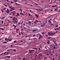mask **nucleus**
Returning a JSON list of instances; mask_svg holds the SVG:
<instances>
[{
    "label": "nucleus",
    "mask_w": 60,
    "mask_h": 60,
    "mask_svg": "<svg viewBox=\"0 0 60 60\" xmlns=\"http://www.w3.org/2000/svg\"><path fill=\"white\" fill-rule=\"evenodd\" d=\"M15 11H14L13 12H15Z\"/></svg>",
    "instance_id": "e2e57ef3"
},
{
    "label": "nucleus",
    "mask_w": 60,
    "mask_h": 60,
    "mask_svg": "<svg viewBox=\"0 0 60 60\" xmlns=\"http://www.w3.org/2000/svg\"><path fill=\"white\" fill-rule=\"evenodd\" d=\"M50 32H49L48 33V34L49 35V34H50Z\"/></svg>",
    "instance_id": "aec40b11"
},
{
    "label": "nucleus",
    "mask_w": 60,
    "mask_h": 60,
    "mask_svg": "<svg viewBox=\"0 0 60 60\" xmlns=\"http://www.w3.org/2000/svg\"><path fill=\"white\" fill-rule=\"evenodd\" d=\"M30 12H32V11L30 10Z\"/></svg>",
    "instance_id": "338daca9"
},
{
    "label": "nucleus",
    "mask_w": 60,
    "mask_h": 60,
    "mask_svg": "<svg viewBox=\"0 0 60 60\" xmlns=\"http://www.w3.org/2000/svg\"><path fill=\"white\" fill-rule=\"evenodd\" d=\"M13 26H14V28H16V26H15V25H13Z\"/></svg>",
    "instance_id": "f8f14e48"
},
{
    "label": "nucleus",
    "mask_w": 60,
    "mask_h": 60,
    "mask_svg": "<svg viewBox=\"0 0 60 60\" xmlns=\"http://www.w3.org/2000/svg\"><path fill=\"white\" fill-rule=\"evenodd\" d=\"M15 19L16 20H18V19H17V17L15 18Z\"/></svg>",
    "instance_id": "603ef678"
},
{
    "label": "nucleus",
    "mask_w": 60,
    "mask_h": 60,
    "mask_svg": "<svg viewBox=\"0 0 60 60\" xmlns=\"http://www.w3.org/2000/svg\"><path fill=\"white\" fill-rule=\"evenodd\" d=\"M16 27H17V28L16 30V31H18L19 29V28H18V27H17V26Z\"/></svg>",
    "instance_id": "6e6552de"
},
{
    "label": "nucleus",
    "mask_w": 60,
    "mask_h": 60,
    "mask_svg": "<svg viewBox=\"0 0 60 60\" xmlns=\"http://www.w3.org/2000/svg\"><path fill=\"white\" fill-rule=\"evenodd\" d=\"M6 57H8V58H11V56H6Z\"/></svg>",
    "instance_id": "0eeeda50"
},
{
    "label": "nucleus",
    "mask_w": 60,
    "mask_h": 60,
    "mask_svg": "<svg viewBox=\"0 0 60 60\" xmlns=\"http://www.w3.org/2000/svg\"><path fill=\"white\" fill-rule=\"evenodd\" d=\"M54 42V43H55V44H56V41H55V42Z\"/></svg>",
    "instance_id": "49530a36"
},
{
    "label": "nucleus",
    "mask_w": 60,
    "mask_h": 60,
    "mask_svg": "<svg viewBox=\"0 0 60 60\" xmlns=\"http://www.w3.org/2000/svg\"><path fill=\"white\" fill-rule=\"evenodd\" d=\"M15 20V17H14L13 18Z\"/></svg>",
    "instance_id": "4d7b16f0"
},
{
    "label": "nucleus",
    "mask_w": 60,
    "mask_h": 60,
    "mask_svg": "<svg viewBox=\"0 0 60 60\" xmlns=\"http://www.w3.org/2000/svg\"><path fill=\"white\" fill-rule=\"evenodd\" d=\"M41 53H40L38 54V55H41Z\"/></svg>",
    "instance_id": "052dcab7"
},
{
    "label": "nucleus",
    "mask_w": 60,
    "mask_h": 60,
    "mask_svg": "<svg viewBox=\"0 0 60 60\" xmlns=\"http://www.w3.org/2000/svg\"><path fill=\"white\" fill-rule=\"evenodd\" d=\"M2 24H3V23H4V21H2Z\"/></svg>",
    "instance_id": "c85d7f7f"
},
{
    "label": "nucleus",
    "mask_w": 60,
    "mask_h": 60,
    "mask_svg": "<svg viewBox=\"0 0 60 60\" xmlns=\"http://www.w3.org/2000/svg\"><path fill=\"white\" fill-rule=\"evenodd\" d=\"M28 14L30 16H31V14Z\"/></svg>",
    "instance_id": "58836bf2"
},
{
    "label": "nucleus",
    "mask_w": 60,
    "mask_h": 60,
    "mask_svg": "<svg viewBox=\"0 0 60 60\" xmlns=\"http://www.w3.org/2000/svg\"><path fill=\"white\" fill-rule=\"evenodd\" d=\"M14 8L12 7V8L11 9V10H12V9H14Z\"/></svg>",
    "instance_id": "5701e85b"
},
{
    "label": "nucleus",
    "mask_w": 60,
    "mask_h": 60,
    "mask_svg": "<svg viewBox=\"0 0 60 60\" xmlns=\"http://www.w3.org/2000/svg\"><path fill=\"white\" fill-rule=\"evenodd\" d=\"M36 21L37 22H39L38 20H36Z\"/></svg>",
    "instance_id": "f704fd0d"
},
{
    "label": "nucleus",
    "mask_w": 60,
    "mask_h": 60,
    "mask_svg": "<svg viewBox=\"0 0 60 60\" xmlns=\"http://www.w3.org/2000/svg\"><path fill=\"white\" fill-rule=\"evenodd\" d=\"M1 29L2 30H4V29L3 28H1Z\"/></svg>",
    "instance_id": "ea45409f"
},
{
    "label": "nucleus",
    "mask_w": 60,
    "mask_h": 60,
    "mask_svg": "<svg viewBox=\"0 0 60 60\" xmlns=\"http://www.w3.org/2000/svg\"><path fill=\"white\" fill-rule=\"evenodd\" d=\"M20 24V22H19L18 24V25H19V24Z\"/></svg>",
    "instance_id": "6e6d98bb"
},
{
    "label": "nucleus",
    "mask_w": 60,
    "mask_h": 60,
    "mask_svg": "<svg viewBox=\"0 0 60 60\" xmlns=\"http://www.w3.org/2000/svg\"><path fill=\"white\" fill-rule=\"evenodd\" d=\"M48 41L47 42V43L48 44H49L50 43V41L49 40H48Z\"/></svg>",
    "instance_id": "423d86ee"
},
{
    "label": "nucleus",
    "mask_w": 60,
    "mask_h": 60,
    "mask_svg": "<svg viewBox=\"0 0 60 60\" xmlns=\"http://www.w3.org/2000/svg\"><path fill=\"white\" fill-rule=\"evenodd\" d=\"M28 23H29L30 24H31V22L30 21H28Z\"/></svg>",
    "instance_id": "dca6fc26"
},
{
    "label": "nucleus",
    "mask_w": 60,
    "mask_h": 60,
    "mask_svg": "<svg viewBox=\"0 0 60 60\" xmlns=\"http://www.w3.org/2000/svg\"><path fill=\"white\" fill-rule=\"evenodd\" d=\"M45 33L44 32H43V33H42V34H44Z\"/></svg>",
    "instance_id": "72a5a7b5"
},
{
    "label": "nucleus",
    "mask_w": 60,
    "mask_h": 60,
    "mask_svg": "<svg viewBox=\"0 0 60 60\" xmlns=\"http://www.w3.org/2000/svg\"><path fill=\"white\" fill-rule=\"evenodd\" d=\"M35 15L36 16V18H39V16H39V15H38H38H37V14H35Z\"/></svg>",
    "instance_id": "39448f33"
},
{
    "label": "nucleus",
    "mask_w": 60,
    "mask_h": 60,
    "mask_svg": "<svg viewBox=\"0 0 60 60\" xmlns=\"http://www.w3.org/2000/svg\"><path fill=\"white\" fill-rule=\"evenodd\" d=\"M36 36H35V34H34V35H33V37H35Z\"/></svg>",
    "instance_id": "412c9836"
},
{
    "label": "nucleus",
    "mask_w": 60,
    "mask_h": 60,
    "mask_svg": "<svg viewBox=\"0 0 60 60\" xmlns=\"http://www.w3.org/2000/svg\"><path fill=\"white\" fill-rule=\"evenodd\" d=\"M40 48H41V47H41V46H40Z\"/></svg>",
    "instance_id": "0e129e2a"
},
{
    "label": "nucleus",
    "mask_w": 60,
    "mask_h": 60,
    "mask_svg": "<svg viewBox=\"0 0 60 60\" xmlns=\"http://www.w3.org/2000/svg\"><path fill=\"white\" fill-rule=\"evenodd\" d=\"M17 5H20L19 4H17Z\"/></svg>",
    "instance_id": "bf43d9fd"
},
{
    "label": "nucleus",
    "mask_w": 60,
    "mask_h": 60,
    "mask_svg": "<svg viewBox=\"0 0 60 60\" xmlns=\"http://www.w3.org/2000/svg\"><path fill=\"white\" fill-rule=\"evenodd\" d=\"M51 25H52V26H54V25H53V24H51Z\"/></svg>",
    "instance_id": "79ce46f5"
},
{
    "label": "nucleus",
    "mask_w": 60,
    "mask_h": 60,
    "mask_svg": "<svg viewBox=\"0 0 60 60\" xmlns=\"http://www.w3.org/2000/svg\"><path fill=\"white\" fill-rule=\"evenodd\" d=\"M5 40L6 41H7V38H5Z\"/></svg>",
    "instance_id": "7c9ffc66"
},
{
    "label": "nucleus",
    "mask_w": 60,
    "mask_h": 60,
    "mask_svg": "<svg viewBox=\"0 0 60 60\" xmlns=\"http://www.w3.org/2000/svg\"><path fill=\"white\" fill-rule=\"evenodd\" d=\"M34 49H36V50H37V49H37V48H34Z\"/></svg>",
    "instance_id": "393cba45"
},
{
    "label": "nucleus",
    "mask_w": 60,
    "mask_h": 60,
    "mask_svg": "<svg viewBox=\"0 0 60 60\" xmlns=\"http://www.w3.org/2000/svg\"><path fill=\"white\" fill-rule=\"evenodd\" d=\"M54 29H55V30H57V29L56 28L55 29V28Z\"/></svg>",
    "instance_id": "864d4df0"
},
{
    "label": "nucleus",
    "mask_w": 60,
    "mask_h": 60,
    "mask_svg": "<svg viewBox=\"0 0 60 60\" xmlns=\"http://www.w3.org/2000/svg\"><path fill=\"white\" fill-rule=\"evenodd\" d=\"M13 10H14V9L11 10L10 11H13Z\"/></svg>",
    "instance_id": "c03bdc74"
},
{
    "label": "nucleus",
    "mask_w": 60,
    "mask_h": 60,
    "mask_svg": "<svg viewBox=\"0 0 60 60\" xmlns=\"http://www.w3.org/2000/svg\"><path fill=\"white\" fill-rule=\"evenodd\" d=\"M12 20H14V22H15L14 21V19L13 18L12 19Z\"/></svg>",
    "instance_id": "13d9d810"
},
{
    "label": "nucleus",
    "mask_w": 60,
    "mask_h": 60,
    "mask_svg": "<svg viewBox=\"0 0 60 60\" xmlns=\"http://www.w3.org/2000/svg\"><path fill=\"white\" fill-rule=\"evenodd\" d=\"M26 26L29 28H30V27H29V26H28L27 25H26Z\"/></svg>",
    "instance_id": "2f4dec72"
},
{
    "label": "nucleus",
    "mask_w": 60,
    "mask_h": 60,
    "mask_svg": "<svg viewBox=\"0 0 60 60\" xmlns=\"http://www.w3.org/2000/svg\"><path fill=\"white\" fill-rule=\"evenodd\" d=\"M1 11H2V12H4V11L2 9H1Z\"/></svg>",
    "instance_id": "cd10ccee"
},
{
    "label": "nucleus",
    "mask_w": 60,
    "mask_h": 60,
    "mask_svg": "<svg viewBox=\"0 0 60 60\" xmlns=\"http://www.w3.org/2000/svg\"><path fill=\"white\" fill-rule=\"evenodd\" d=\"M20 11H22V9H20Z\"/></svg>",
    "instance_id": "de8ad7c7"
},
{
    "label": "nucleus",
    "mask_w": 60,
    "mask_h": 60,
    "mask_svg": "<svg viewBox=\"0 0 60 60\" xmlns=\"http://www.w3.org/2000/svg\"><path fill=\"white\" fill-rule=\"evenodd\" d=\"M4 10H5V8H4L3 9Z\"/></svg>",
    "instance_id": "680f3d73"
},
{
    "label": "nucleus",
    "mask_w": 60,
    "mask_h": 60,
    "mask_svg": "<svg viewBox=\"0 0 60 60\" xmlns=\"http://www.w3.org/2000/svg\"><path fill=\"white\" fill-rule=\"evenodd\" d=\"M20 14L21 15H23V13H20Z\"/></svg>",
    "instance_id": "4468645a"
},
{
    "label": "nucleus",
    "mask_w": 60,
    "mask_h": 60,
    "mask_svg": "<svg viewBox=\"0 0 60 60\" xmlns=\"http://www.w3.org/2000/svg\"><path fill=\"white\" fill-rule=\"evenodd\" d=\"M39 36H40V37H39V38H38V39L39 40H40V39L41 38V39H42V38H43V36H42L41 35V34H40Z\"/></svg>",
    "instance_id": "f257e3e1"
},
{
    "label": "nucleus",
    "mask_w": 60,
    "mask_h": 60,
    "mask_svg": "<svg viewBox=\"0 0 60 60\" xmlns=\"http://www.w3.org/2000/svg\"><path fill=\"white\" fill-rule=\"evenodd\" d=\"M8 52L5 55H7V54H8V53H9V52Z\"/></svg>",
    "instance_id": "3c124183"
},
{
    "label": "nucleus",
    "mask_w": 60,
    "mask_h": 60,
    "mask_svg": "<svg viewBox=\"0 0 60 60\" xmlns=\"http://www.w3.org/2000/svg\"><path fill=\"white\" fill-rule=\"evenodd\" d=\"M37 31V30H33V32H34L35 31Z\"/></svg>",
    "instance_id": "1a4fd4ad"
},
{
    "label": "nucleus",
    "mask_w": 60,
    "mask_h": 60,
    "mask_svg": "<svg viewBox=\"0 0 60 60\" xmlns=\"http://www.w3.org/2000/svg\"><path fill=\"white\" fill-rule=\"evenodd\" d=\"M54 7H57V5H55L54 6Z\"/></svg>",
    "instance_id": "c9c22d12"
},
{
    "label": "nucleus",
    "mask_w": 60,
    "mask_h": 60,
    "mask_svg": "<svg viewBox=\"0 0 60 60\" xmlns=\"http://www.w3.org/2000/svg\"><path fill=\"white\" fill-rule=\"evenodd\" d=\"M49 23H51V21H50V20H49Z\"/></svg>",
    "instance_id": "a211bd4d"
},
{
    "label": "nucleus",
    "mask_w": 60,
    "mask_h": 60,
    "mask_svg": "<svg viewBox=\"0 0 60 60\" xmlns=\"http://www.w3.org/2000/svg\"><path fill=\"white\" fill-rule=\"evenodd\" d=\"M17 41H14V42H16Z\"/></svg>",
    "instance_id": "37998d69"
},
{
    "label": "nucleus",
    "mask_w": 60,
    "mask_h": 60,
    "mask_svg": "<svg viewBox=\"0 0 60 60\" xmlns=\"http://www.w3.org/2000/svg\"><path fill=\"white\" fill-rule=\"evenodd\" d=\"M10 37H9L8 39L7 40L8 41H11V38H10Z\"/></svg>",
    "instance_id": "7ed1b4c3"
},
{
    "label": "nucleus",
    "mask_w": 60,
    "mask_h": 60,
    "mask_svg": "<svg viewBox=\"0 0 60 60\" xmlns=\"http://www.w3.org/2000/svg\"><path fill=\"white\" fill-rule=\"evenodd\" d=\"M51 34H50V35H50V36H53V35H54V34H55L53 33H51Z\"/></svg>",
    "instance_id": "20e7f679"
},
{
    "label": "nucleus",
    "mask_w": 60,
    "mask_h": 60,
    "mask_svg": "<svg viewBox=\"0 0 60 60\" xmlns=\"http://www.w3.org/2000/svg\"><path fill=\"white\" fill-rule=\"evenodd\" d=\"M45 49H47V48H46V47L45 46Z\"/></svg>",
    "instance_id": "8fccbe9b"
},
{
    "label": "nucleus",
    "mask_w": 60,
    "mask_h": 60,
    "mask_svg": "<svg viewBox=\"0 0 60 60\" xmlns=\"http://www.w3.org/2000/svg\"><path fill=\"white\" fill-rule=\"evenodd\" d=\"M41 3H43V1H41Z\"/></svg>",
    "instance_id": "774afa93"
},
{
    "label": "nucleus",
    "mask_w": 60,
    "mask_h": 60,
    "mask_svg": "<svg viewBox=\"0 0 60 60\" xmlns=\"http://www.w3.org/2000/svg\"><path fill=\"white\" fill-rule=\"evenodd\" d=\"M14 51H16V49H14Z\"/></svg>",
    "instance_id": "a18cd8bd"
},
{
    "label": "nucleus",
    "mask_w": 60,
    "mask_h": 60,
    "mask_svg": "<svg viewBox=\"0 0 60 60\" xmlns=\"http://www.w3.org/2000/svg\"><path fill=\"white\" fill-rule=\"evenodd\" d=\"M7 11H10L9 10V9H8V8Z\"/></svg>",
    "instance_id": "09e8293b"
},
{
    "label": "nucleus",
    "mask_w": 60,
    "mask_h": 60,
    "mask_svg": "<svg viewBox=\"0 0 60 60\" xmlns=\"http://www.w3.org/2000/svg\"><path fill=\"white\" fill-rule=\"evenodd\" d=\"M7 12L8 13H9L10 12V11H7Z\"/></svg>",
    "instance_id": "6ab92c4d"
},
{
    "label": "nucleus",
    "mask_w": 60,
    "mask_h": 60,
    "mask_svg": "<svg viewBox=\"0 0 60 60\" xmlns=\"http://www.w3.org/2000/svg\"><path fill=\"white\" fill-rule=\"evenodd\" d=\"M15 23H16V24H17L18 23V20L17 21L16 20H15Z\"/></svg>",
    "instance_id": "9d476101"
},
{
    "label": "nucleus",
    "mask_w": 60,
    "mask_h": 60,
    "mask_svg": "<svg viewBox=\"0 0 60 60\" xmlns=\"http://www.w3.org/2000/svg\"><path fill=\"white\" fill-rule=\"evenodd\" d=\"M12 7V6H10V9H11Z\"/></svg>",
    "instance_id": "4be33fe9"
},
{
    "label": "nucleus",
    "mask_w": 60,
    "mask_h": 60,
    "mask_svg": "<svg viewBox=\"0 0 60 60\" xmlns=\"http://www.w3.org/2000/svg\"><path fill=\"white\" fill-rule=\"evenodd\" d=\"M13 15H14V13H12Z\"/></svg>",
    "instance_id": "5fc2aeb1"
},
{
    "label": "nucleus",
    "mask_w": 60,
    "mask_h": 60,
    "mask_svg": "<svg viewBox=\"0 0 60 60\" xmlns=\"http://www.w3.org/2000/svg\"><path fill=\"white\" fill-rule=\"evenodd\" d=\"M29 52L30 53V54H31L33 51H34V50H29Z\"/></svg>",
    "instance_id": "f03ea898"
},
{
    "label": "nucleus",
    "mask_w": 60,
    "mask_h": 60,
    "mask_svg": "<svg viewBox=\"0 0 60 60\" xmlns=\"http://www.w3.org/2000/svg\"><path fill=\"white\" fill-rule=\"evenodd\" d=\"M11 4H13V2H12V1H11Z\"/></svg>",
    "instance_id": "4c0bfd02"
},
{
    "label": "nucleus",
    "mask_w": 60,
    "mask_h": 60,
    "mask_svg": "<svg viewBox=\"0 0 60 60\" xmlns=\"http://www.w3.org/2000/svg\"><path fill=\"white\" fill-rule=\"evenodd\" d=\"M11 47H13V46L11 45Z\"/></svg>",
    "instance_id": "69168bd1"
},
{
    "label": "nucleus",
    "mask_w": 60,
    "mask_h": 60,
    "mask_svg": "<svg viewBox=\"0 0 60 60\" xmlns=\"http://www.w3.org/2000/svg\"><path fill=\"white\" fill-rule=\"evenodd\" d=\"M6 43H7V42L6 41L4 42H3V44H5Z\"/></svg>",
    "instance_id": "9b49d317"
},
{
    "label": "nucleus",
    "mask_w": 60,
    "mask_h": 60,
    "mask_svg": "<svg viewBox=\"0 0 60 60\" xmlns=\"http://www.w3.org/2000/svg\"><path fill=\"white\" fill-rule=\"evenodd\" d=\"M58 25H57V26H56V28L57 27H58Z\"/></svg>",
    "instance_id": "a878e982"
},
{
    "label": "nucleus",
    "mask_w": 60,
    "mask_h": 60,
    "mask_svg": "<svg viewBox=\"0 0 60 60\" xmlns=\"http://www.w3.org/2000/svg\"><path fill=\"white\" fill-rule=\"evenodd\" d=\"M54 11H57V9H55L54 10Z\"/></svg>",
    "instance_id": "b1692460"
},
{
    "label": "nucleus",
    "mask_w": 60,
    "mask_h": 60,
    "mask_svg": "<svg viewBox=\"0 0 60 60\" xmlns=\"http://www.w3.org/2000/svg\"><path fill=\"white\" fill-rule=\"evenodd\" d=\"M40 34H37V35L38 37H39V35H40Z\"/></svg>",
    "instance_id": "ddd939ff"
},
{
    "label": "nucleus",
    "mask_w": 60,
    "mask_h": 60,
    "mask_svg": "<svg viewBox=\"0 0 60 60\" xmlns=\"http://www.w3.org/2000/svg\"><path fill=\"white\" fill-rule=\"evenodd\" d=\"M36 21H35L34 22V23L35 24H36Z\"/></svg>",
    "instance_id": "c756f323"
},
{
    "label": "nucleus",
    "mask_w": 60,
    "mask_h": 60,
    "mask_svg": "<svg viewBox=\"0 0 60 60\" xmlns=\"http://www.w3.org/2000/svg\"><path fill=\"white\" fill-rule=\"evenodd\" d=\"M14 1L15 2H17V0H14Z\"/></svg>",
    "instance_id": "2eb2a0df"
},
{
    "label": "nucleus",
    "mask_w": 60,
    "mask_h": 60,
    "mask_svg": "<svg viewBox=\"0 0 60 60\" xmlns=\"http://www.w3.org/2000/svg\"><path fill=\"white\" fill-rule=\"evenodd\" d=\"M21 33L22 34V35H23V33L22 32H21Z\"/></svg>",
    "instance_id": "473e14b6"
},
{
    "label": "nucleus",
    "mask_w": 60,
    "mask_h": 60,
    "mask_svg": "<svg viewBox=\"0 0 60 60\" xmlns=\"http://www.w3.org/2000/svg\"><path fill=\"white\" fill-rule=\"evenodd\" d=\"M17 15L18 16H20V15H19V14L18 13H17Z\"/></svg>",
    "instance_id": "f3484780"
},
{
    "label": "nucleus",
    "mask_w": 60,
    "mask_h": 60,
    "mask_svg": "<svg viewBox=\"0 0 60 60\" xmlns=\"http://www.w3.org/2000/svg\"><path fill=\"white\" fill-rule=\"evenodd\" d=\"M19 34L20 35H21V34H20V33H19Z\"/></svg>",
    "instance_id": "e433bc0d"
},
{
    "label": "nucleus",
    "mask_w": 60,
    "mask_h": 60,
    "mask_svg": "<svg viewBox=\"0 0 60 60\" xmlns=\"http://www.w3.org/2000/svg\"><path fill=\"white\" fill-rule=\"evenodd\" d=\"M53 49H56V47H53Z\"/></svg>",
    "instance_id": "bb28decb"
},
{
    "label": "nucleus",
    "mask_w": 60,
    "mask_h": 60,
    "mask_svg": "<svg viewBox=\"0 0 60 60\" xmlns=\"http://www.w3.org/2000/svg\"><path fill=\"white\" fill-rule=\"evenodd\" d=\"M6 52H4V54H6Z\"/></svg>",
    "instance_id": "a19ab883"
}]
</instances>
